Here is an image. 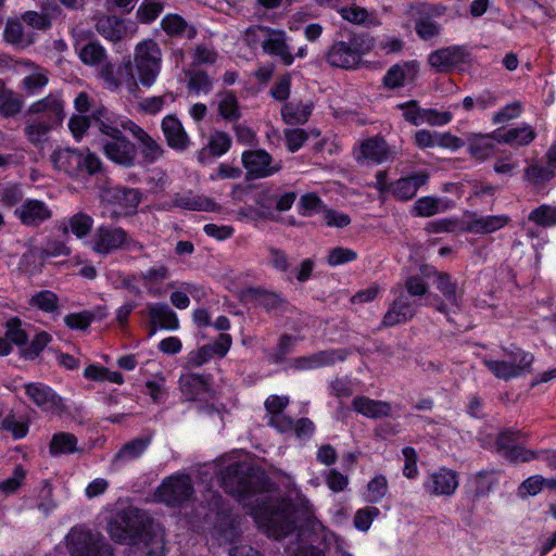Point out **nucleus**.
<instances>
[{
    "label": "nucleus",
    "mask_w": 556,
    "mask_h": 556,
    "mask_svg": "<svg viewBox=\"0 0 556 556\" xmlns=\"http://www.w3.org/2000/svg\"><path fill=\"white\" fill-rule=\"evenodd\" d=\"M111 538L129 544L128 556H163L164 538L154 529L147 516L135 508L117 514L108 526Z\"/></svg>",
    "instance_id": "obj_1"
},
{
    "label": "nucleus",
    "mask_w": 556,
    "mask_h": 556,
    "mask_svg": "<svg viewBox=\"0 0 556 556\" xmlns=\"http://www.w3.org/2000/svg\"><path fill=\"white\" fill-rule=\"evenodd\" d=\"M255 502L257 503V508H252L251 513L254 514L256 518L261 519L268 535L277 540L292 533L298 520H302L315 532L324 530V526L315 517L313 507L307 500H300L298 507L288 502H281L275 509L268 507L263 502L261 505L258 498H256Z\"/></svg>",
    "instance_id": "obj_2"
},
{
    "label": "nucleus",
    "mask_w": 556,
    "mask_h": 556,
    "mask_svg": "<svg viewBox=\"0 0 556 556\" xmlns=\"http://www.w3.org/2000/svg\"><path fill=\"white\" fill-rule=\"evenodd\" d=\"M224 490L236 496L244 505L251 496L263 492L267 485V477L263 470L249 463H233L219 472Z\"/></svg>",
    "instance_id": "obj_3"
},
{
    "label": "nucleus",
    "mask_w": 556,
    "mask_h": 556,
    "mask_svg": "<svg viewBox=\"0 0 556 556\" xmlns=\"http://www.w3.org/2000/svg\"><path fill=\"white\" fill-rule=\"evenodd\" d=\"M93 127L103 136L101 140L102 151L110 161L124 167L135 165L137 159L136 146L109 119L105 110L93 112Z\"/></svg>",
    "instance_id": "obj_4"
},
{
    "label": "nucleus",
    "mask_w": 556,
    "mask_h": 556,
    "mask_svg": "<svg viewBox=\"0 0 556 556\" xmlns=\"http://www.w3.org/2000/svg\"><path fill=\"white\" fill-rule=\"evenodd\" d=\"M132 71L139 85L150 88L161 72L162 50L153 39L138 42L134 51Z\"/></svg>",
    "instance_id": "obj_5"
},
{
    "label": "nucleus",
    "mask_w": 556,
    "mask_h": 556,
    "mask_svg": "<svg viewBox=\"0 0 556 556\" xmlns=\"http://www.w3.org/2000/svg\"><path fill=\"white\" fill-rule=\"evenodd\" d=\"M91 250L100 255L108 256L118 250H132L142 252L144 245L131 238L122 227L99 226L89 242Z\"/></svg>",
    "instance_id": "obj_6"
},
{
    "label": "nucleus",
    "mask_w": 556,
    "mask_h": 556,
    "mask_svg": "<svg viewBox=\"0 0 556 556\" xmlns=\"http://www.w3.org/2000/svg\"><path fill=\"white\" fill-rule=\"evenodd\" d=\"M533 361L534 356L531 353L521 349H514L511 351L505 350L501 358H485L483 364L497 379L510 380L531 372Z\"/></svg>",
    "instance_id": "obj_7"
},
{
    "label": "nucleus",
    "mask_w": 556,
    "mask_h": 556,
    "mask_svg": "<svg viewBox=\"0 0 556 556\" xmlns=\"http://www.w3.org/2000/svg\"><path fill=\"white\" fill-rule=\"evenodd\" d=\"M65 543L71 556H113V549L104 538L84 527L72 528Z\"/></svg>",
    "instance_id": "obj_8"
},
{
    "label": "nucleus",
    "mask_w": 556,
    "mask_h": 556,
    "mask_svg": "<svg viewBox=\"0 0 556 556\" xmlns=\"http://www.w3.org/2000/svg\"><path fill=\"white\" fill-rule=\"evenodd\" d=\"M101 197L105 203L102 217L111 220L132 215L141 201L139 190L121 186L104 189Z\"/></svg>",
    "instance_id": "obj_9"
},
{
    "label": "nucleus",
    "mask_w": 556,
    "mask_h": 556,
    "mask_svg": "<svg viewBox=\"0 0 556 556\" xmlns=\"http://www.w3.org/2000/svg\"><path fill=\"white\" fill-rule=\"evenodd\" d=\"M251 35H262V48L264 52L279 56L285 65H291L294 56L288 45L287 34L281 29H273L264 26H252L245 30L244 40L251 45Z\"/></svg>",
    "instance_id": "obj_10"
},
{
    "label": "nucleus",
    "mask_w": 556,
    "mask_h": 556,
    "mask_svg": "<svg viewBox=\"0 0 556 556\" xmlns=\"http://www.w3.org/2000/svg\"><path fill=\"white\" fill-rule=\"evenodd\" d=\"M193 493L191 478L185 473H175L163 480L155 496L166 505L177 506L191 500Z\"/></svg>",
    "instance_id": "obj_11"
},
{
    "label": "nucleus",
    "mask_w": 556,
    "mask_h": 556,
    "mask_svg": "<svg viewBox=\"0 0 556 556\" xmlns=\"http://www.w3.org/2000/svg\"><path fill=\"white\" fill-rule=\"evenodd\" d=\"M94 27L99 35L112 42H118L132 37L137 30L130 20L110 14L96 16Z\"/></svg>",
    "instance_id": "obj_12"
},
{
    "label": "nucleus",
    "mask_w": 556,
    "mask_h": 556,
    "mask_svg": "<svg viewBox=\"0 0 556 556\" xmlns=\"http://www.w3.org/2000/svg\"><path fill=\"white\" fill-rule=\"evenodd\" d=\"M298 194L294 191L264 190L257 195L256 203L261 214L269 219H276V213L291 208Z\"/></svg>",
    "instance_id": "obj_13"
},
{
    "label": "nucleus",
    "mask_w": 556,
    "mask_h": 556,
    "mask_svg": "<svg viewBox=\"0 0 556 556\" xmlns=\"http://www.w3.org/2000/svg\"><path fill=\"white\" fill-rule=\"evenodd\" d=\"M100 76L104 79L110 89L115 90L121 85H125L128 92L132 97H139L140 87H138V83L132 71V63L130 60L119 65L116 75L114 74V68L111 63L108 62L103 64L100 71Z\"/></svg>",
    "instance_id": "obj_14"
},
{
    "label": "nucleus",
    "mask_w": 556,
    "mask_h": 556,
    "mask_svg": "<svg viewBox=\"0 0 556 556\" xmlns=\"http://www.w3.org/2000/svg\"><path fill=\"white\" fill-rule=\"evenodd\" d=\"M435 287L444 300L440 301L435 295L430 296L429 305L445 315H447L453 308H457L459 306L460 293L458 292L457 285L452 280L448 274L438 273L435 275Z\"/></svg>",
    "instance_id": "obj_15"
},
{
    "label": "nucleus",
    "mask_w": 556,
    "mask_h": 556,
    "mask_svg": "<svg viewBox=\"0 0 556 556\" xmlns=\"http://www.w3.org/2000/svg\"><path fill=\"white\" fill-rule=\"evenodd\" d=\"M25 115L42 117L59 125L65 117L64 100L60 93H49L47 97L33 102L26 110Z\"/></svg>",
    "instance_id": "obj_16"
},
{
    "label": "nucleus",
    "mask_w": 556,
    "mask_h": 556,
    "mask_svg": "<svg viewBox=\"0 0 556 556\" xmlns=\"http://www.w3.org/2000/svg\"><path fill=\"white\" fill-rule=\"evenodd\" d=\"M469 53L463 46H450L429 54L428 62L437 72L446 73L468 62Z\"/></svg>",
    "instance_id": "obj_17"
},
{
    "label": "nucleus",
    "mask_w": 556,
    "mask_h": 556,
    "mask_svg": "<svg viewBox=\"0 0 556 556\" xmlns=\"http://www.w3.org/2000/svg\"><path fill=\"white\" fill-rule=\"evenodd\" d=\"M327 62L333 66L343 70L357 67L362 61V53L352 42H334L327 51Z\"/></svg>",
    "instance_id": "obj_18"
},
{
    "label": "nucleus",
    "mask_w": 556,
    "mask_h": 556,
    "mask_svg": "<svg viewBox=\"0 0 556 556\" xmlns=\"http://www.w3.org/2000/svg\"><path fill=\"white\" fill-rule=\"evenodd\" d=\"M458 488V475L447 468H440L430 473L425 482V489L434 496H450Z\"/></svg>",
    "instance_id": "obj_19"
},
{
    "label": "nucleus",
    "mask_w": 556,
    "mask_h": 556,
    "mask_svg": "<svg viewBox=\"0 0 556 556\" xmlns=\"http://www.w3.org/2000/svg\"><path fill=\"white\" fill-rule=\"evenodd\" d=\"M15 215L24 226L37 227L51 218L52 211L43 201L28 199L15 210Z\"/></svg>",
    "instance_id": "obj_20"
},
{
    "label": "nucleus",
    "mask_w": 556,
    "mask_h": 556,
    "mask_svg": "<svg viewBox=\"0 0 556 556\" xmlns=\"http://www.w3.org/2000/svg\"><path fill=\"white\" fill-rule=\"evenodd\" d=\"M416 314V302L410 301L405 292H400L383 316L382 324L393 327L412 319Z\"/></svg>",
    "instance_id": "obj_21"
},
{
    "label": "nucleus",
    "mask_w": 556,
    "mask_h": 556,
    "mask_svg": "<svg viewBox=\"0 0 556 556\" xmlns=\"http://www.w3.org/2000/svg\"><path fill=\"white\" fill-rule=\"evenodd\" d=\"M242 162L248 173L254 177H266L280 169V164L271 165V156L263 151H249L242 154Z\"/></svg>",
    "instance_id": "obj_22"
},
{
    "label": "nucleus",
    "mask_w": 556,
    "mask_h": 556,
    "mask_svg": "<svg viewBox=\"0 0 556 556\" xmlns=\"http://www.w3.org/2000/svg\"><path fill=\"white\" fill-rule=\"evenodd\" d=\"M289 404L288 396L270 395L266 399L264 405L269 416V425L280 432H289L293 427V419L283 414Z\"/></svg>",
    "instance_id": "obj_23"
},
{
    "label": "nucleus",
    "mask_w": 556,
    "mask_h": 556,
    "mask_svg": "<svg viewBox=\"0 0 556 556\" xmlns=\"http://www.w3.org/2000/svg\"><path fill=\"white\" fill-rule=\"evenodd\" d=\"M420 13L424 15L416 21L415 30L422 40L432 39L440 34V25L431 20L432 16H441L445 8L441 5H420Z\"/></svg>",
    "instance_id": "obj_24"
},
{
    "label": "nucleus",
    "mask_w": 556,
    "mask_h": 556,
    "mask_svg": "<svg viewBox=\"0 0 556 556\" xmlns=\"http://www.w3.org/2000/svg\"><path fill=\"white\" fill-rule=\"evenodd\" d=\"M26 394L36 405L45 410L60 413L63 409V402L49 387L41 383H28L25 386Z\"/></svg>",
    "instance_id": "obj_25"
},
{
    "label": "nucleus",
    "mask_w": 556,
    "mask_h": 556,
    "mask_svg": "<svg viewBox=\"0 0 556 556\" xmlns=\"http://www.w3.org/2000/svg\"><path fill=\"white\" fill-rule=\"evenodd\" d=\"M348 353L344 350L321 351L316 354L293 359L292 367L300 370L316 369L334 364L336 361H344Z\"/></svg>",
    "instance_id": "obj_26"
},
{
    "label": "nucleus",
    "mask_w": 556,
    "mask_h": 556,
    "mask_svg": "<svg viewBox=\"0 0 556 556\" xmlns=\"http://www.w3.org/2000/svg\"><path fill=\"white\" fill-rule=\"evenodd\" d=\"M122 127L129 130L138 140L141 148V153L147 161L153 162L163 154L162 147L134 122L127 121L122 124Z\"/></svg>",
    "instance_id": "obj_27"
},
{
    "label": "nucleus",
    "mask_w": 556,
    "mask_h": 556,
    "mask_svg": "<svg viewBox=\"0 0 556 556\" xmlns=\"http://www.w3.org/2000/svg\"><path fill=\"white\" fill-rule=\"evenodd\" d=\"M179 387L181 393L189 401L202 400L210 392L207 379L193 372L182 374L179 378Z\"/></svg>",
    "instance_id": "obj_28"
},
{
    "label": "nucleus",
    "mask_w": 556,
    "mask_h": 556,
    "mask_svg": "<svg viewBox=\"0 0 556 556\" xmlns=\"http://www.w3.org/2000/svg\"><path fill=\"white\" fill-rule=\"evenodd\" d=\"M162 130L170 148L176 150L188 148L190 140L178 118L173 115L165 116L162 122Z\"/></svg>",
    "instance_id": "obj_29"
},
{
    "label": "nucleus",
    "mask_w": 556,
    "mask_h": 556,
    "mask_svg": "<svg viewBox=\"0 0 556 556\" xmlns=\"http://www.w3.org/2000/svg\"><path fill=\"white\" fill-rule=\"evenodd\" d=\"M50 161L58 170L74 176L81 172L83 154L73 149H59L50 155Z\"/></svg>",
    "instance_id": "obj_30"
},
{
    "label": "nucleus",
    "mask_w": 556,
    "mask_h": 556,
    "mask_svg": "<svg viewBox=\"0 0 556 556\" xmlns=\"http://www.w3.org/2000/svg\"><path fill=\"white\" fill-rule=\"evenodd\" d=\"M428 179L429 175L426 172L400 178L392 187L393 195L400 201L410 200L416 195L418 189L427 184Z\"/></svg>",
    "instance_id": "obj_31"
},
{
    "label": "nucleus",
    "mask_w": 556,
    "mask_h": 556,
    "mask_svg": "<svg viewBox=\"0 0 556 556\" xmlns=\"http://www.w3.org/2000/svg\"><path fill=\"white\" fill-rule=\"evenodd\" d=\"M508 222L509 218L505 215L478 216L473 214L464 223V228L469 232L485 235L503 228Z\"/></svg>",
    "instance_id": "obj_32"
},
{
    "label": "nucleus",
    "mask_w": 556,
    "mask_h": 556,
    "mask_svg": "<svg viewBox=\"0 0 556 556\" xmlns=\"http://www.w3.org/2000/svg\"><path fill=\"white\" fill-rule=\"evenodd\" d=\"M148 311L151 319V327L149 331L150 337L154 336V333L156 332V324H159L161 328H178V318L167 304H152L148 306Z\"/></svg>",
    "instance_id": "obj_33"
},
{
    "label": "nucleus",
    "mask_w": 556,
    "mask_h": 556,
    "mask_svg": "<svg viewBox=\"0 0 556 556\" xmlns=\"http://www.w3.org/2000/svg\"><path fill=\"white\" fill-rule=\"evenodd\" d=\"M23 64L29 72L22 79V89L27 96H35L49 84L48 71L31 62Z\"/></svg>",
    "instance_id": "obj_34"
},
{
    "label": "nucleus",
    "mask_w": 556,
    "mask_h": 556,
    "mask_svg": "<svg viewBox=\"0 0 556 556\" xmlns=\"http://www.w3.org/2000/svg\"><path fill=\"white\" fill-rule=\"evenodd\" d=\"M361 153L366 160L382 163L391 157L393 151L381 136H376L362 142Z\"/></svg>",
    "instance_id": "obj_35"
},
{
    "label": "nucleus",
    "mask_w": 556,
    "mask_h": 556,
    "mask_svg": "<svg viewBox=\"0 0 556 556\" xmlns=\"http://www.w3.org/2000/svg\"><path fill=\"white\" fill-rule=\"evenodd\" d=\"M352 406L357 413L374 419L387 417L391 414V404L389 402L376 401L366 396L355 397Z\"/></svg>",
    "instance_id": "obj_36"
},
{
    "label": "nucleus",
    "mask_w": 556,
    "mask_h": 556,
    "mask_svg": "<svg viewBox=\"0 0 556 556\" xmlns=\"http://www.w3.org/2000/svg\"><path fill=\"white\" fill-rule=\"evenodd\" d=\"M496 142V134L476 135L469 139V154L477 161H484L495 153Z\"/></svg>",
    "instance_id": "obj_37"
},
{
    "label": "nucleus",
    "mask_w": 556,
    "mask_h": 556,
    "mask_svg": "<svg viewBox=\"0 0 556 556\" xmlns=\"http://www.w3.org/2000/svg\"><path fill=\"white\" fill-rule=\"evenodd\" d=\"M27 121L25 123V136L27 139L34 143H41L46 136L54 129L58 125L38 116H26Z\"/></svg>",
    "instance_id": "obj_38"
},
{
    "label": "nucleus",
    "mask_w": 556,
    "mask_h": 556,
    "mask_svg": "<svg viewBox=\"0 0 556 556\" xmlns=\"http://www.w3.org/2000/svg\"><path fill=\"white\" fill-rule=\"evenodd\" d=\"M535 136L534 129L529 125H525L520 128L508 129L505 132H496V141L497 143H506L511 147H521L531 143Z\"/></svg>",
    "instance_id": "obj_39"
},
{
    "label": "nucleus",
    "mask_w": 556,
    "mask_h": 556,
    "mask_svg": "<svg viewBox=\"0 0 556 556\" xmlns=\"http://www.w3.org/2000/svg\"><path fill=\"white\" fill-rule=\"evenodd\" d=\"M174 204L190 211H205L214 212L218 210V205L208 198L193 194L192 192L177 194L174 199Z\"/></svg>",
    "instance_id": "obj_40"
},
{
    "label": "nucleus",
    "mask_w": 556,
    "mask_h": 556,
    "mask_svg": "<svg viewBox=\"0 0 556 556\" xmlns=\"http://www.w3.org/2000/svg\"><path fill=\"white\" fill-rule=\"evenodd\" d=\"M312 113V104L303 102H289L281 109L285 123L290 125L305 124Z\"/></svg>",
    "instance_id": "obj_41"
},
{
    "label": "nucleus",
    "mask_w": 556,
    "mask_h": 556,
    "mask_svg": "<svg viewBox=\"0 0 556 556\" xmlns=\"http://www.w3.org/2000/svg\"><path fill=\"white\" fill-rule=\"evenodd\" d=\"M496 483V471L493 469L481 470L471 476L469 479L471 492L475 497L486 496Z\"/></svg>",
    "instance_id": "obj_42"
},
{
    "label": "nucleus",
    "mask_w": 556,
    "mask_h": 556,
    "mask_svg": "<svg viewBox=\"0 0 556 556\" xmlns=\"http://www.w3.org/2000/svg\"><path fill=\"white\" fill-rule=\"evenodd\" d=\"M248 293L257 306L263 307L267 312L279 313L285 305V300L275 292L263 289H250Z\"/></svg>",
    "instance_id": "obj_43"
},
{
    "label": "nucleus",
    "mask_w": 556,
    "mask_h": 556,
    "mask_svg": "<svg viewBox=\"0 0 556 556\" xmlns=\"http://www.w3.org/2000/svg\"><path fill=\"white\" fill-rule=\"evenodd\" d=\"M162 28L169 36H186L191 39L197 35L194 27L189 26L188 23L178 14H167L162 20Z\"/></svg>",
    "instance_id": "obj_44"
},
{
    "label": "nucleus",
    "mask_w": 556,
    "mask_h": 556,
    "mask_svg": "<svg viewBox=\"0 0 556 556\" xmlns=\"http://www.w3.org/2000/svg\"><path fill=\"white\" fill-rule=\"evenodd\" d=\"M218 114L226 121H238L241 116L239 102L232 91L226 90L217 94Z\"/></svg>",
    "instance_id": "obj_45"
},
{
    "label": "nucleus",
    "mask_w": 556,
    "mask_h": 556,
    "mask_svg": "<svg viewBox=\"0 0 556 556\" xmlns=\"http://www.w3.org/2000/svg\"><path fill=\"white\" fill-rule=\"evenodd\" d=\"M3 37L7 42L21 48L27 47L33 42L31 36L24 31L22 23L17 20L8 21Z\"/></svg>",
    "instance_id": "obj_46"
},
{
    "label": "nucleus",
    "mask_w": 556,
    "mask_h": 556,
    "mask_svg": "<svg viewBox=\"0 0 556 556\" xmlns=\"http://www.w3.org/2000/svg\"><path fill=\"white\" fill-rule=\"evenodd\" d=\"M24 106L23 99L10 89H0V114L3 117H13L21 113Z\"/></svg>",
    "instance_id": "obj_47"
},
{
    "label": "nucleus",
    "mask_w": 556,
    "mask_h": 556,
    "mask_svg": "<svg viewBox=\"0 0 556 556\" xmlns=\"http://www.w3.org/2000/svg\"><path fill=\"white\" fill-rule=\"evenodd\" d=\"M151 442L150 437L136 438L127 442L115 455V460H130L139 457Z\"/></svg>",
    "instance_id": "obj_48"
},
{
    "label": "nucleus",
    "mask_w": 556,
    "mask_h": 556,
    "mask_svg": "<svg viewBox=\"0 0 556 556\" xmlns=\"http://www.w3.org/2000/svg\"><path fill=\"white\" fill-rule=\"evenodd\" d=\"M527 434L522 431L515 429H503L496 435L494 446L497 453L502 456H506L510 450L516 445V442L520 438H526Z\"/></svg>",
    "instance_id": "obj_49"
},
{
    "label": "nucleus",
    "mask_w": 556,
    "mask_h": 556,
    "mask_svg": "<svg viewBox=\"0 0 556 556\" xmlns=\"http://www.w3.org/2000/svg\"><path fill=\"white\" fill-rule=\"evenodd\" d=\"M77 451V439L68 432H60L53 435L50 442L52 455L68 454Z\"/></svg>",
    "instance_id": "obj_50"
},
{
    "label": "nucleus",
    "mask_w": 556,
    "mask_h": 556,
    "mask_svg": "<svg viewBox=\"0 0 556 556\" xmlns=\"http://www.w3.org/2000/svg\"><path fill=\"white\" fill-rule=\"evenodd\" d=\"M79 58L87 65H99L105 60L106 52L100 43L89 42L80 49Z\"/></svg>",
    "instance_id": "obj_51"
},
{
    "label": "nucleus",
    "mask_w": 556,
    "mask_h": 556,
    "mask_svg": "<svg viewBox=\"0 0 556 556\" xmlns=\"http://www.w3.org/2000/svg\"><path fill=\"white\" fill-rule=\"evenodd\" d=\"M93 226V219L90 215L79 212L68 219L70 230L79 239L89 235Z\"/></svg>",
    "instance_id": "obj_52"
},
{
    "label": "nucleus",
    "mask_w": 556,
    "mask_h": 556,
    "mask_svg": "<svg viewBox=\"0 0 556 556\" xmlns=\"http://www.w3.org/2000/svg\"><path fill=\"white\" fill-rule=\"evenodd\" d=\"M529 220L541 227L556 225V206L543 204L529 214Z\"/></svg>",
    "instance_id": "obj_53"
},
{
    "label": "nucleus",
    "mask_w": 556,
    "mask_h": 556,
    "mask_svg": "<svg viewBox=\"0 0 556 556\" xmlns=\"http://www.w3.org/2000/svg\"><path fill=\"white\" fill-rule=\"evenodd\" d=\"M213 81L203 71L189 74L188 89L194 94L208 93L212 90Z\"/></svg>",
    "instance_id": "obj_54"
},
{
    "label": "nucleus",
    "mask_w": 556,
    "mask_h": 556,
    "mask_svg": "<svg viewBox=\"0 0 556 556\" xmlns=\"http://www.w3.org/2000/svg\"><path fill=\"white\" fill-rule=\"evenodd\" d=\"M357 252L343 247H336L329 250L327 255V264L331 267L340 266L357 258Z\"/></svg>",
    "instance_id": "obj_55"
},
{
    "label": "nucleus",
    "mask_w": 556,
    "mask_h": 556,
    "mask_svg": "<svg viewBox=\"0 0 556 556\" xmlns=\"http://www.w3.org/2000/svg\"><path fill=\"white\" fill-rule=\"evenodd\" d=\"M441 202L439 199L424 197L418 199L414 206L413 213L419 217H430L440 212Z\"/></svg>",
    "instance_id": "obj_56"
},
{
    "label": "nucleus",
    "mask_w": 556,
    "mask_h": 556,
    "mask_svg": "<svg viewBox=\"0 0 556 556\" xmlns=\"http://www.w3.org/2000/svg\"><path fill=\"white\" fill-rule=\"evenodd\" d=\"M30 304L43 312L52 313L59 307V299L53 292L45 290L35 294L30 299Z\"/></svg>",
    "instance_id": "obj_57"
},
{
    "label": "nucleus",
    "mask_w": 556,
    "mask_h": 556,
    "mask_svg": "<svg viewBox=\"0 0 556 556\" xmlns=\"http://www.w3.org/2000/svg\"><path fill=\"white\" fill-rule=\"evenodd\" d=\"M380 514V510L375 506H367L358 509L354 516V526L359 531H367L374 519L377 518Z\"/></svg>",
    "instance_id": "obj_58"
},
{
    "label": "nucleus",
    "mask_w": 556,
    "mask_h": 556,
    "mask_svg": "<svg viewBox=\"0 0 556 556\" xmlns=\"http://www.w3.org/2000/svg\"><path fill=\"white\" fill-rule=\"evenodd\" d=\"M388 492V481L382 475L372 478L367 485L368 501L377 503L386 496Z\"/></svg>",
    "instance_id": "obj_59"
},
{
    "label": "nucleus",
    "mask_w": 556,
    "mask_h": 556,
    "mask_svg": "<svg viewBox=\"0 0 556 556\" xmlns=\"http://www.w3.org/2000/svg\"><path fill=\"white\" fill-rule=\"evenodd\" d=\"M163 11V4L153 0H144L137 11V17L142 23L154 21Z\"/></svg>",
    "instance_id": "obj_60"
},
{
    "label": "nucleus",
    "mask_w": 556,
    "mask_h": 556,
    "mask_svg": "<svg viewBox=\"0 0 556 556\" xmlns=\"http://www.w3.org/2000/svg\"><path fill=\"white\" fill-rule=\"evenodd\" d=\"M525 176L534 185H543L554 176V172L549 167L533 164L525 170Z\"/></svg>",
    "instance_id": "obj_61"
},
{
    "label": "nucleus",
    "mask_w": 556,
    "mask_h": 556,
    "mask_svg": "<svg viewBox=\"0 0 556 556\" xmlns=\"http://www.w3.org/2000/svg\"><path fill=\"white\" fill-rule=\"evenodd\" d=\"M51 341V336L45 331H41L35 336L31 340L29 346L25 348L22 351V355L25 358L34 359L37 357L40 352L47 346V344Z\"/></svg>",
    "instance_id": "obj_62"
},
{
    "label": "nucleus",
    "mask_w": 556,
    "mask_h": 556,
    "mask_svg": "<svg viewBox=\"0 0 556 556\" xmlns=\"http://www.w3.org/2000/svg\"><path fill=\"white\" fill-rule=\"evenodd\" d=\"M7 339L16 345H24L28 336L24 329L21 328V320L18 318H11L7 323Z\"/></svg>",
    "instance_id": "obj_63"
},
{
    "label": "nucleus",
    "mask_w": 556,
    "mask_h": 556,
    "mask_svg": "<svg viewBox=\"0 0 556 556\" xmlns=\"http://www.w3.org/2000/svg\"><path fill=\"white\" fill-rule=\"evenodd\" d=\"M26 472L22 468V466H17L14 468L13 476L3 480L0 483V493L3 495H10L15 493L18 488L22 485L25 479Z\"/></svg>",
    "instance_id": "obj_64"
}]
</instances>
